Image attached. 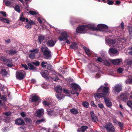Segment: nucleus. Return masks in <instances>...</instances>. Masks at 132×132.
Segmentation results:
<instances>
[{"label":"nucleus","mask_w":132,"mask_h":132,"mask_svg":"<svg viewBox=\"0 0 132 132\" xmlns=\"http://www.w3.org/2000/svg\"><path fill=\"white\" fill-rule=\"evenodd\" d=\"M127 105L129 107H132V101L131 100H129L127 102Z\"/></svg>","instance_id":"46"},{"label":"nucleus","mask_w":132,"mask_h":132,"mask_svg":"<svg viewBox=\"0 0 132 132\" xmlns=\"http://www.w3.org/2000/svg\"><path fill=\"white\" fill-rule=\"evenodd\" d=\"M87 27V30H88L89 29H90L92 30H97V27H95L93 25H86Z\"/></svg>","instance_id":"25"},{"label":"nucleus","mask_w":132,"mask_h":132,"mask_svg":"<svg viewBox=\"0 0 132 132\" xmlns=\"http://www.w3.org/2000/svg\"><path fill=\"white\" fill-rule=\"evenodd\" d=\"M2 22L4 23H6L7 24H9V20L6 18H3Z\"/></svg>","instance_id":"48"},{"label":"nucleus","mask_w":132,"mask_h":132,"mask_svg":"<svg viewBox=\"0 0 132 132\" xmlns=\"http://www.w3.org/2000/svg\"><path fill=\"white\" fill-rule=\"evenodd\" d=\"M48 72L47 70H45L44 72H42V74L43 77L45 78L46 79H48Z\"/></svg>","instance_id":"20"},{"label":"nucleus","mask_w":132,"mask_h":132,"mask_svg":"<svg viewBox=\"0 0 132 132\" xmlns=\"http://www.w3.org/2000/svg\"><path fill=\"white\" fill-rule=\"evenodd\" d=\"M71 85L72 86V88L73 90L71 92L72 94H76L77 96H78L79 94V92L81 90V88L79 86L75 83H72Z\"/></svg>","instance_id":"2"},{"label":"nucleus","mask_w":132,"mask_h":132,"mask_svg":"<svg viewBox=\"0 0 132 132\" xmlns=\"http://www.w3.org/2000/svg\"><path fill=\"white\" fill-rule=\"evenodd\" d=\"M7 59L4 56H2L0 58V60L4 62H6L7 60Z\"/></svg>","instance_id":"47"},{"label":"nucleus","mask_w":132,"mask_h":132,"mask_svg":"<svg viewBox=\"0 0 132 132\" xmlns=\"http://www.w3.org/2000/svg\"><path fill=\"white\" fill-rule=\"evenodd\" d=\"M24 119L25 121L27 122L30 123L31 121L30 119L27 118H25Z\"/></svg>","instance_id":"58"},{"label":"nucleus","mask_w":132,"mask_h":132,"mask_svg":"<svg viewBox=\"0 0 132 132\" xmlns=\"http://www.w3.org/2000/svg\"><path fill=\"white\" fill-rule=\"evenodd\" d=\"M120 100L125 102H126L128 99V97L126 94H122L120 95Z\"/></svg>","instance_id":"15"},{"label":"nucleus","mask_w":132,"mask_h":132,"mask_svg":"<svg viewBox=\"0 0 132 132\" xmlns=\"http://www.w3.org/2000/svg\"><path fill=\"white\" fill-rule=\"evenodd\" d=\"M26 22L27 23L25 25V28L28 29H30L32 28V25H35L36 24L35 21H34L30 19H28L27 18L26 19Z\"/></svg>","instance_id":"5"},{"label":"nucleus","mask_w":132,"mask_h":132,"mask_svg":"<svg viewBox=\"0 0 132 132\" xmlns=\"http://www.w3.org/2000/svg\"><path fill=\"white\" fill-rule=\"evenodd\" d=\"M47 111L48 112V114L49 115H52L53 114V110L47 108Z\"/></svg>","instance_id":"34"},{"label":"nucleus","mask_w":132,"mask_h":132,"mask_svg":"<svg viewBox=\"0 0 132 132\" xmlns=\"http://www.w3.org/2000/svg\"><path fill=\"white\" fill-rule=\"evenodd\" d=\"M123 69L122 68H119L117 69V71L120 73H121L123 71Z\"/></svg>","instance_id":"56"},{"label":"nucleus","mask_w":132,"mask_h":132,"mask_svg":"<svg viewBox=\"0 0 132 132\" xmlns=\"http://www.w3.org/2000/svg\"><path fill=\"white\" fill-rule=\"evenodd\" d=\"M51 79L54 81H56L59 80V78L57 76L53 77Z\"/></svg>","instance_id":"54"},{"label":"nucleus","mask_w":132,"mask_h":132,"mask_svg":"<svg viewBox=\"0 0 132 132\" xmlns=\"http://www.w3.org/2000/svg\"><path fill=\"white\" fill-rule=\"evenodd\" d=\"M116 121L118 123V124L120 128L122 129L123 127V124L120 122L118 121Z\"/></svg>","instance_id":"42"},{"label":"nucleus","mask_w":132,"mask_h":132,"mask_svg":"<svg viewBox=\"0 0 132 132\" xmlns=\"http://www.w3.org/2000/svg\"><path fill=\"white\" fill-rule=\"evenodd\" d=\"M29 12L30 14L32 15H36L38 14L37 13L32 11H30Z\"/></svg>","instance_id":"50"},{"label":"nucleus","mask_w":132,"mask_h":132,"mask_svg":"<svg viewBox=\"0 0 132 132\" xmlns=\"http://www.w3.org/2000/svg\"><path fill=\"white\" fill-rule=\"evenodd\" d=\"M68 36V35L66 33L63 32L62 33L61 36L58 37V39L60 41L65 40L66 42L68 44H69L70 43V41L67 39Z\"/></svg>","instance_id":"8"},{"label":"nucleus","mask_w":132,"mask_h":132,"mask_svg":"<svg viewBox=\"0 0 132 132\" xmlns=\"http://www.w3.org/2000/svg\"><path fill=\"white\" fill-rule=\"evenodd\" d=\"M98 107L101 109H103L104 107L103 104L101 103L98 104Z\"/></svg>","instance_id":"64"},{"label":"nucleus","mask_w":132,"mask_h":132,"mask_svg":"<svg viewBox=\"0 0 132 132\" xmlns=\"http://www.w3.org/2000/svg\"><path fill=\"white\" fill-rule=\"evenodd\" d=\"M28 68L31 70H32L34 71H36L37 69V68L35 67L32 63H28Z\"/></svg>","instance_id":"19"},{"label":"nucleus","mask_w":132,"mask_h":132,"mask_svg":"<svg viewBox=\"0 0 132 132\" xmlns=\"http://www.w3.org/2000/svg\"><path fill=\"white\" fill-rule=\"evenodd\" d=\"M90 104L92 106H93L95 107H97V106L95 105V103H94V101H91L90 103Z\"/></svg>","instance_id":"62"},{"label":"nucleus","mask_w":132,"mask_h":132,"mask_svg":"<svg viewBox=\"0 0 132 132\" xmlns=\"http://www.w3.org/2000/svg\"><path fill=\"white\" fill-rule=\"evenodd\" d=\"M0 13L4 17H6V13L5 12L3 11H1L0 12Z\"/></svg>","instance_id":"59"},{"label":"nucleus","mask_w":132,"mask_h":132,"mask_svg":"<svg viewBox=\"0 0 132 132\" xmlns=\"http://www.w3.org/2000/svg\"><path fill=\"white\" fill-rule=\"evenodd\" d=\"M44 119H43L37 120L36 121V123L38 124H40L41 122H44Z\"/></svg>","instance_id":"53"},{"label":"nucleus","mask_w":132,"mask_h":132,"mask_svg":"<svg viewBox=\"0 0 132 132\" xmlns=\"http://www.w3.org/2000/svg\"><path fill=\"white\" fill-rule=\"evenodd\" d=\"M40 100V98L38 96L36 95H34L31 98V102H37Z\"/></svg>","instance_id":"22"},{"label":"nucleus","mask_w":132,"mask_h":132,"mask_svg":"<svg viewBox=\"0 0 132 132\" xmlns=\"http://www.w3.org/2000/svg\"><path fill=\"white\" fill-rule=\"evenodd\" d=\"M102 63L105 65H109L110 64V62L107 59L103 60Z\"/></svg>","instance_id":"39"},{"label":"nucleus","mask_w":132,"mask_h":132,"mask_svg":"<svg viewBox=\"0 0 132 132\" xmlns=\"http://www.w3.org/2000/svg\"><path fill=\"white\" fill-rule=\"evenodd\" d=\"M45 37L44 36H42V35H40L38 37V41L39 43H41L43 41Z\"/></svg>","instance_id":"33"},{"label":"nucleus","mask_w":132,"mask_h":132,"mask_svg":"<svg viewBox=\"0 0 132 132\" xmlns=\"http://www.w3.org/2000/svg\"><path fill=\"white\" fill-rule=\"evenodd\" d=\"M41 50L43 53L45 59H48L51 58L52 56L51 52L47 47H42Z\"/></svg>","instance_id":"1"},{"label":"nucleus","mask_w":132,"mask_h":132,"mask_svg":"<svg viewBox=\"0 0 132 132\" xmlns=\"http://www.w3.org/2000/svg\"><path fill=\"white\" fill-rule=\"evenodd\" d=\"M47 63L46 62L43 61L41 63V67L43 68H45L47 65Z\"/></svg>","instance_id":"41"},{"label":"nucleus","mask_w":132,"mask_h":132,"mask_svg":"<svg viewBox=\"0 0 132 132\" xmlns=\"http://www.w3.org/2000/svg\"><path fill=\"white\" fill-rule=\"evenodd\" d=\"M70 47L72 49L77 48V44L75 42L72 43L70 46Z\"/></svg>","instance_id":"30"},{"label":"nucleus","mask_w":132,"mask_h":132,"mask_svg":"<svg viewBox=\"0 0 132 132\" xmlns=\"http://www.w3.org/2000/svg\"><path fill=\"white\" fill-rule=\"evenodd\" d=\"M21 65L23 67L25 68V70H28V68L27 67V65L26 64H22Z\"/></svg>","instance_id":"57"},{"label":"nucleus","mask_w":132,"mask_h":132,"mask_svg":"<svg viewBox=\"0 0 132 132\" xmlns=\"http://www.w3.org/2000/svg\"><path fill=\"white\" fill-rule=\"evenodd\" d=\"M105 127L107 132H114L115 131L114 127L111 122L107 123Z\"/></svg>","instance_id":"6"},{"label":"nucleus","mask_w":132,"mask_h":132,"mask_svg":"<svg viewBox=\"0 0 132 132\" xmlns=\"http://www.w3.org/2000/svg\"><path fill=\"white\" fill-rule=\"evenodd\" d=\"M122 61L121 59H113L111 60V62L112 64L115 65H118Z\"/></svg>","instance_id":"13"},{"label":"nucleus","mask_w":132,"mask_h":132,"mask_svg":"<svg viewBox=\"0 0 132 132\" xmlns=\"http://www.w3.org/2000/svg\"><path fill=\"white\" fill-rule=\"evenodd\" d=\"M87 27L85 25L80 26L77 28L76 32L80 33H84L87 31Z\"/></svg>","instance_id":"7"},{"label":"nucleus","mask_w":132,"mask_h":132,"mask_svg":"<svg viewBox=\"0 0 132 132\" xmlns=\"http://www.w3.org/2000/svg\"><path fill=\"white\" fill-rule=\"evenodd\" d=\"M78 110L75 108H72L70 110V112L71 113L74 114H77L78 113Z\"/></svg>","instance_id":"29"},{"label":"nucleus","mask_w":132,"mask_h":132,"mask_svg":"<svg viewBox=\"0 0 132 132\" xmlns=\"http://www.w3.org/2000/svg\"><path fill=\"white\" fill-rule=\"evenodd\" d=\"M6 62V64L7 66L9 67H12L13 66V64L11 60L7 59Z\"/></svg>","instance_id":"27"},{"label":"nucleus","mask_w":132,"mask_h":132,"mask_svg":"<svg viewBox=\"0 0 132 132\" xmlns=\"http://www.w3.org/2000/svg\"><path fill=\"white\" fill-rule=\"evenodd\" d=\"M6 53L10 55H14L17 52V51L15 49H11L6 50Z\"/></svg>","instance_id":"17"},{"label":"nucleus","mask_w":132,"mask_h":132,"mask_svg":"<svg viewBox=\"0 0 132 132\" xmlns=\"http://www.w3.org/2000/svg\"><path fill=\"white\" fill-rule=\"evenodd\" d=\"M43 104L44 106H46L47 108H50L51 105V102L50 101H46L44 100L43 102Z\"/></svg>","instance_id":"18"},{"label":"nucleus","mask_w":132,"mask_h":132,"mask_svg":"<svg viewBox=\"0 0 132 132\" xmlns=\"http://www.w3.org/2000/svg\"><path fill=\"white\" fill-rule=\"evenodd\" d=\"M103 60L102 58L100 57H98L96 59V61L98 62H101L103 61Z\"/></svg>","instance_id":"49"},{"label":"nucleus","mask_w":132,"mask_h":132,"mask_svg":"<svg viewBox=\"0 0 132 132\" xmlns=\"http://www.w3.org/2000/svg\"><path fill=\"white\" fill-rule=\"evenodd\" d=\"M37 116L38 117H40L43 115V114L44 113V110L43 109H39L37 110L36 111Z\"/></svg>","instance_id":"16"},{"label":"nucleus","mask_w":132,"mask_h":132,"mask_svg":"<svg viewBox=\"0 0 132 132\" xmlns=\"http://www.w3.org/2000/svg\"><path fill=\"white\" fill-rule=\"evenodd\" d=\"M15 10L18 12H20V7L18 5H17L15 7Z\"/></svg>","instance_id":"45"},{"label":"nucleus","mask_w":132,"mask_h":132,"mask_svg":"<svg viewBox=\"0 0 132 132\" xmlns=\"http://www.w3.org/2000/svg\"><path fill=\"white\" fill-rule=\"evenodd\" d=\"M88 128L87 126H82L79 129L77 130V131L78 132H84Z\"/></svg>","instance_id":"23"},{"label":"nucleus","mask_w":132,"mask_h":132,"mask_svg":"<svg viewBox=\"0 0 132 132\" xmlns=\"http://www.w3.org/2000/svg\"><path fill=\"white\" fill-rule=\"evenodd\" d=\"M47 69L49 70L50 71H51L53 70V69L52 68V65L50 64H47Z\"/></svg>","instance_id":"40"},{"label":"nucleus","mask_w":132,"mask_h":132,"mask_svg":"<svg viewBox=\"0 0 132 132\" xmlns=\"http://www.w3.org/2000/svg\"><path fill=\"white\" fill-rule=\"evenodd\" d=\"M95 95L97 98H99L103 97L104 99L105 97H106L105 94L102 93H97L95 94Z\"/></svg>","instance_id":"24"},{"label":"nucleus","mask_w":132,"mask_h":132,"mask_svg":"<svg viewBox=\"0 0 132 132\" xmlns=\"http://www.w3.org/2000/svg\"><path fill=\"white\" fill-rule=\"evenodd\" d=\"M26 18H24L21 16L20 18V20L23 22H24L25 20L26 21Z\"/></svg>","instance_id":"61"},{"label":"nucleus","mask_w":132,"mask_h":132,"mask_svg":"<svg viewBox=\"0 0 132 132\" xmlns=\"http://www.w3.org/2000/svg\"><path fill=\"white\" fill-rule=\"evenodd\" d=\"M15 123L18 125L23 126L25 124L24 121L21 118H18L15 120Z\"/></svg>","instance_id":"11"},{"label":"nucleus","mask_w":132,"mask_h":132,"mask_svg":"<svg viewBox=\"0 0 132 132\" xmlns=\"http://www.w3.org/2000/svg\"><path fill=\"white\" fill-rule=\"evenodd\" d=\"M91 118L92 121L94 122H97L98 120L96 116H92Z\"/></svg>","instance_id":"35"},{"label":"nucleus","mask_w":132,"mask_h":132,"mask_svg":"<svg viewBox=\"0 0 132 132\" xmlns=\"http://www.w3.org/2000/svg\"><path fill=\"white\" fill-rule=\"evenodd\" d=\"M103 87L102 86H100L97 90V92H102Z\"/></svg>","instance_id":"60"},{"label":"nucleus","mask_w":132,"mask_h":132,"mask_svg":"<svg viewBox=\"0 0 132 132\" xmlns=\"http://www.w3.org/2000/svg\"><path fill=\"white\" fill-rule=\"evenodd\" d=\"M104 100L106 106L108 107H111L112 106V104L110 100L107 97L104 98Z\"/></svg>","instance_id":"12"},{"label":"nucleus","mask_w":132,"mask_h":132,"mask_svg":"<svg viewBox=\"0 0 132 132\" xmlns=\"http://www.w3.org/2000/svg\"><path fill=\"white\" fill-rule=\"evenodd\" d=\"M115 92L119 93L122 89V87L121 85L118 84L117 85L113 88Z\"/></svg>","instance_id":"14"},{"label":"nucleus","mask_w":132,"mask_h":132,"mask_svg":"<svg viewBox=\"0 0 132 132\" xmlns=\"http://www.w3.org/2000/svg\"><path fill=\"white\" fill-rule=\"evenodd\" d=\"M5 4L7 6H10L11 5V3L9 1H5Z\"/></svg>","instance_id":"44"},{"label":"nucleus","mask_w":132,"mask_h":132,"mask_svg":"<svg viewBox=\"0 0 132 132\" xmlns=\"http://www.w3.org/2000/svg\"><path fill=\"white\" fill-rule=\"evenodd\" d=\"M31 63L32 64L36 66H38L40 64V62L39 61H37L36 62H32Z\"/></svg>","instance_id":"51"},{"label":"nucleus","mask_w":132,"mask_h":132,"mask_svg":"<svg viewBox=\"0 0 132 132\" xmlns=\"http://www.w3.org/2000/svg\"><path fill=\"white\" fill-rule=\"evenodd\" d=\"M97 30L110 32V31L108 29V27L106 25L103 24H99L97 27Z\"/></svg>","instance_id":"3"},{"label":"nucleus","mask_w":132,"mask_h":132,"mask_svg":"<svg viewBox=\"0 0 132 132\" xmlns=\"http://www.w3.org/2000/svg\"><path fill=\"white\" fill-rule=\"evenodd\" d=\"M21 116L22 117H24L26 116V113L24 112H22L21 113Z\"/></svg>","instance_id":"63"},{"label":"nucleus","mask_w":132,"mask_h":132,"mask_svg":"<svg viewBox=\"0 0 132 132\" xmlns=\"http://www.w3.org/2000/svg\"><path fill=\"white\" fill-rule=\"evenodd\" d=\"M118 52L117 50L115 48H110L109 50V53L110 55L111 54H115L117 53Z\"/></svg>","instance_id":"21"},{"label":"nucleus","mask_w":132,"mask_h":132,"mask_svg":"<svg viewBox=\"0 0 132 132\" xmlns=\"http://www.w3.org/2000/svg\"><path fill=\"white\" fill-rule=\"evenodd\" d=\"M109 90V88L106 87L105 86L103 87V89L102 90V92L104 93V94H105V95L108 93V91Z\"/></svg>","instance_id":"28"},{"label":"nucleus","mask_w":132,"mask_h":132,"mask_svg":"<svg viewBox=\"0 0 132 132\" xmlns=\"http://www.w3.org/2000/svg\"><path fill=\"white\" fill-rule=\"evenodd\" d=\"M62 87L60 86H57L55 88V90L57 93H60L62 91Z\"/></svg>","instance_id":"26"},{"label":"nucleus","mask_w":132,"mask_h":132,"mask_svg":"<svg viewBox=\"0 0 132 132\" xmlns=\"http://www.w3.org/2000/svg\"><path fill=\"white\" fill-rule=\"evenodd\" d=\"M83 48L85 50L86 54L88 55H90V52L89 49L86 46H84Z\"/></svg>","instance_id":"31"},{"label":"nucleus","mask_w":132,"mask_h":132,"mask_svg":"<svg viewBox=\"0 0 132 132\" xmlns=\"http://www.w3.org/2000/svg\"><path fill=\"white\" fill-rule=\"evenodd\" d=\"M26 73L23 70L17 71L16 72V77L19 80H21L25 77Z\"/></svg>","instance_id":"4"},{"label":"nucleus","mask_w":132,"mask_h":132,"mask_svg":"<svg viewBox=\"0 0 132 132\" xmlns=\"http://www.w3.org/2000/svg\"><path fill=\"white\" fill-rule=\"evenodd\" d=\"M35 53L31 52L29 55V57L31 59H34L35 58Z\"/></svg>","instance_id":"37"},{"label":"nucleus","mask_w":132,"mask_h":132,"mask_svg":"<svg viewBox=\"0 0 132 132\" xmlns=\"http://www.w3.org/2000/svg\"><path fill=\"white\" fill-rule=\"evenodd\" d=\"M107 2L108 4L109 5H112L113 4V2L112 1H110V0H107Z\"/></svg>","instance_id":"55"},{"label":"nucleus","mask_w":132,"mask_h":132,"mask_svg":"<svg viewBox=\"0 0 132 132\" xmlns=\"http://www.w3.org/2000/svg\"><path fill=\"white\" fill-rule=\"evenodd\" d=\"M56 96L59 100H61L62 98V96L59 93L56 94Z\"/></svg>","instance_id":"38"},{"label":"nucleus","mask_w":132,"mask_h":132,"mask_svg":"<svg viewBox=\"0 0 132 132\" xmlns=\"http://www.w3.org/2000/svg\"><path fill=\"white\" fill-rule=\"evenodd\" d=\"M127 64L129 66L132 67V60L128 61L127 62Z\"/></svg>","instance_id":"52"},{"label":"nucleus","mask_w":132,"mask_h":132,"mask_svg":"<svg viewBox=\"0 0 132 132\" xmlns=\"http://www.w3.org/2000/svg\"><path fill=\"white\" fill-rule=\"evenodd\" d=\"M106 42L108 43L110 45L112 46H114L115 44L116 43V40L114 39L109 38L106 40Z\"/></svg>","instance_id":"9"},{"label":"nucleus","mask_w":132,"mask_h":132,"mask_svg":"<svg viewBox=\"0 0 132 132\" xmlns=\"http://www.w3.org/2000/svg\"><path fill=\"white\" fill-rule=\"evenodd\" d=\"M56 42V41H53L52 39L48 40L46 42V44L47 46L49 47H53Z\"/></svg>","instance_id":"10"},{"label":"nucleus","mask_w":132,"mask_h":132,"mask_svg":"<svg viewBox=\"0 0 132 132\" xmlns=\"http://www.w3.org/2000/svg\"><path fill=\"white\" fill-rule=\"evenodd\" d=\"M0 72L1 74L3 76H6L7 74V71L5 69H2Z\"/></svg>","instance_id":"32"},{"label":"nucleus","mask_w":132,"mask_h":132,"mask_svg":"<svg viewBox=\"0 0 132 132\" xmlns=\"http://www.w3.org/2000/svg\"><path fill=\"white\" fill-rule=\"evenodd\" d=\"M39 50L38 48H35L34 49L31 50L30 51V52L33 53L34 52L35 53H38Z\"/></svg>","instance_id":"43"},{"label":"nucleus","mask_w":132,"mask_h":132,"mask_svg":"<svg viewBox=\"0 0 132 132\" xmlns=\"http://www.w3.org/2000/svg\"><path fill=\"white\" fill-rule=\"evenodd\" d=\"M82 104L85 107L88 108L89 106V103L87 101H84L82 102Z\"/></svg>","instance_id":"36"}]
</instances>
